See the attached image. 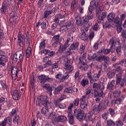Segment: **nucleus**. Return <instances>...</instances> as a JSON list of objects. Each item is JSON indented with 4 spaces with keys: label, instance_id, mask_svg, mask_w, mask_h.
Wrapping results in <instances>:
<instances>
[{
    "label": "nucleus",
    "instance_id": "obj_60",
    "mask_svg": "<svg viewBox=\"0 0 126 126\" xmlns=\"http://www.w3.org/2000/svg\"><path fill=\"white\" fill-rule=\"evenodd\" d=\"M121 36L125 41L126 39V30H124L122 32Z\"/></svg>",
    "mask_w": 126,
    "mask_h": 126
},
{
    "label": "nucleus",
    "instance_id": "obj_58",
    "mask_svg": "<svg viewBox=\"0 0 126 126\" xmlns=\"http://www.w3.org/2000/svg\"><path fill=\"white\" fill-rule=\"evenodd\" d=\"M71 7L72 10H74V9H75V7H76V3L75 0H74L72 2V3L71 4Z\"/></svg>",
    "mask_w": 126,
    "mask_h": 126
},
{
    "label": "nucleus",
    "instance_id": "obj_53",
    "mask_svg": "<svg viewBox=\"0 0 126 126\" xmlns=\"http://www.w3.org/2000/svg\"><path fill=\"white\" fill-rule=\"evenodd\" d=\"M93 88L95 89L99 90L100 89V85H99L98 83H94L93 85Z\"/></svg>",
    "mask_w": 126,
    "mask_h": 126
},
{
    "label": "nucleus",
    "instance_id": "obj_48",
    "mask_svg": "<svg viewBox=\"0 0 126 126\" xmlns=\"http://www.w3.org/2000/svg\"><path fill=\"white\" fill-rule=\"evenodd\" d=\"M73 53H74L73 50H72V49L70 48V49L68 51H66L65 54L66 55V56H70V55H72Z\"/></svg>",
    "mask_w": 126,
    "mask_h": 126
},
{
    "label": "nucleus",
    "instance_id": "obj_24",
    "mask_svg": "<svg viewBox=\"0 0 126 126\" xmlns=\"http://www.w3.org/2000/svg\"><path fill=\"white\" fill-rule=\"evenodd\" d=\"M116 52L117 54L118 57H121V56H122V46L120 45L116 47Z\"/></svg>",
    "mask_w": 126,
    "mask_h": 126
},
{
    "label": "nucleus",
    "instance_id": "obj_37",
    "mask_svg": "<svg viewBox=\"0 0 126 126\" xmlns=\"http://www.w3.org/2000/svg\"><path fill=\"white\" fill-rule=\"evenodd\" d=\"M73 23H74L73 21H70L69 22H67V23L66 25V27L68 29H69L70 28H71V27H72V25H73Z\"/></svg>",
    "mask_w": 126,
    "mask_h": 126
},
{
    "label": "nucleus",
    "instance_id": "obj_7",
    "mask_svg": "<svg viewBox=\"0 0 126 126\" xmlns=\"http://www.w3.org/2000/svg\"><path fill=\"white\" fill-rule=\"evenodd\" d=\"M116 85H120V88L124 87V81H122L123 78H122V74L119 73L116 76Z\"/></svg>",
    "mask_w": 126,
    "mask_h": 126
},
{
    "label": "nucleus",
    "instance_id": "obj_59",
    "mask_svg": "<svg viewBox=\"0 0 126 126\" xmlns=\"http://www.w3.org/2000/svg\"><path fill=\"white\" fill-rule=\"evenodd\" d=\"M56 79H59L60 80H63V75L62 74H58L55 76Z\"/></svg>",
    "mask_w": 126,
    "mask_h": 126
},
{
    "label": "nucleus",
    "instance_id": "obj_42",
    "mask_svg": "<svg viewBox=\"0 0 126 126\" xmlns=\"http://www.w3.org/2000/svg\"><path fill=\"white\" fill-rule=\"evenodd\" d=\"M85 117H86V120L88 122H89V121H92V115H91V114L89 113L85 115Z\"/></svg>",
    "mask_w": 126,
    "mask_h": 126
},
{
    "label": "nucleus",
    "instance_id": "obj_2",
    "mask_svg": "<svg viewBox=\"0 0 126 126\" xmlns=\"http://www.w3.org/2000/svg\"><path fill=\"white\" fill-rule=\"evenodd\" d=\"M91 89L88 88L86 91V94L85 95H83L80 98V108L82 109H86L87 106L88 105V102L87 100L91 97Z\"/></svg>",
    "mask_w": 126,
    "mask_h": 126
},
{
    "label": "nucleus",
    "instance_id": "obj_57",
    "mask_svg": "<svg viewBox=\"0 0 126 126\" xmlns=\"http://www.w3.org/2000/svg\"><path fill=\"white\" fill-rule=\"evenodd\" d=\"M114 19V23H116L117 25H120V18L119 16L116 17Z\"/></svg>",
    "mask_w": 126,
    "mask_h": 126
},
{
    "label": "nucleus",
    "instance_id": "obj_15",
    "mask_svg": "<svg viewBox=\"0 0 126 126\" xmlns=\"http://www.w3.org/2000/svg\"><path fill=\"white\" fill-rule=\"evenodd\" d=\"M69 46V45H66L65 43H64L63 45V44H61L60 45L58 51L60 53H63V51H65V50H66Z\"/></svg>",
    "mask_w": 126,
    "mask_h": 126
},
{
    "label": "nucleus",
    "instance_id": "obj_1",
    "mask_svg": "<svg viewBox=\"0 0 126 126\" xmlns=\"http://www.w3.org/2000/svg\"><path fill=\"white\" fill-rule=\"evenodd\" d=\"M95 7L96 15V16H100L101 15V5L98 0H94L91 2V6L89 8V11L88 12V18L90 20L93 19L94 17V14H93V9Z\"/></svg>",
    "mask_w": 126,
    "mask_h": 126
},
{
    "label": "nucleus",
    "instance_id": "obj_21",
    "mask_svg": "<svg viewBox=\"0 0 126 126\" xmlns=\"http://www.w3.org/2000/svg\"><path fill=\"white\" fill-rule=\"evenodd\" d=\"M115 74H116V70L112 69L107 73V75L108 78L111 79L115 76Z\"/></svg>",
    "mask_w": 126,
    "mask_h": 126
},
{
    "label": "nucleus",
    "instance_id": "obj_31",
    "mask_svg": "<svg viewBox=\"0 0 126 126\" xmlns=\"http://www.w3.org/2000/svg\"><path fill=\"white\" fill-rule=\"evenodd\" d=\"M72 90H73V88L72 87H68L64 90V93H72Z\"/></svg>",
    "mask_w": 126,
    "mask_h": 126
},
{
    "label": "nucleus",
    "instance_id": "obj_38",
    "mask_svg": "<svg viewBox=\"0 0 126 126\" xmlns=\"http://www.w3.org/2000/svg\"><path fill=\"white\" fill-rule=\"evenodd\" d=\"M80 101V99L79 98H76L73 101V105L75 107L78 106V105H79Z\"/></svg>",
    "mask_w": 126,
    "mask_h": 126
},
{
    "label": "nucleus",
    "instance_id": "obj_64",
    "mask_svg": "<svg viewBox=\"0 0 126 126\" xmlns=\"http://www.w3.org/2000/svg\"><path fill=\"white\" fill-rule=\"evenodd\" d=\"M92 29L93 30H94V31H97V30H98V24L95 23L94 26L92 28Z\"/></svg>",
    "mask_w": 126,
    "mask_h": 126
},
{
    "label": "nucleus",
    "instance_id": "obj_17",
    "mask_svg": "<svg viewBox=\"0 0 126 126\" xmlns=\"http://www.w3.org/2000/svg\"><path fill=\"white\" fill-rule=\"evenodd\" d=\"M115 82L116 80H113L111 82H109L107 85V89L108 90H112L115 87Z\"/></svg>",
    "mask_w": 126,
    "mask_h": 126
},
{
    "label": "nucleus",
    "instance_id": "obj_41",
    "mask_svg": "<svg viewBox=\"0 0 126 126\" xmlns=\"http://www.w3.org/2000/svg\"><path fill=\"white\" fill-rule=\"evenodd\" d=\"M109 116V112H104L101 117L103 120H108V117Z\"/></svg>",
    "mask_w": 126,
    "mask_h": 126
},
{
    "label": "nucleus",
    "instance_id": "obj_22",
    "mask_svg": "<svg viewBox=\"0 0 126 126\" xmlns=\"http://www.w3.org/2000/svg\"><path fill=\"white\" fill-rule=\"evenodd\" d=\"M31 51H32V49L29 45L28 47L27 48L26 50V58H29L31 56Z\"/></svg>",
    "mask_w": 126,
    "mask_h": 126
},
{
    "label": "nucleus",
    "instance_id": "obj_43",
    "mask_svg": "<svg viewBox=\"0 0 126 126\" xmlns=\"http://www.w3.org/2000/svg\"><path fill=\"white\" fill-rule=\"evenodd\" d=\"M19 120V116L17 115L16 116H14L13 118V122L14 124H17L18 125V121Z\"/></svg>",
    "mask_w": 126,
    "mask_h": 126
},
{
    "label": "nucleus",
    "instance_id": "obj_20",
    "mask_svg": "<svg viewBox=\"0 0 126 126\" xmlns=\"http://www.w3.org/2000/svg\"><path fill=\"white\" fill-rule=\"evenodd\" d=\"M116 15L114 13H110L107 16V19L109 22H112L115 19Z\"/></svg>",
    "mask_w": 126,
    "mask_h": 126
},
{
    "label": "nucleus",
    "instance_id": "obj_63",
    "mask_svg": "<svg viewBox=\"0 0 126 126\" xmlns=\"http://www.w3.org/2000/svg\"><path fill=\"white\" fill-rule=\"evenodd\" d=\"M94 38V32L91 31L89 34L90 40H92Z\"/></svg>",
    "mask_w": 126,
    "mask_h": 126
},
{
    "label": "nucleus",
    "instance_id": "obj_33",
    "mask_svg": "<svg viewBox=\"0 0 126 126\" xmlns=\"http://www.w3.org/2000/svg\"><path fill=\"white\" fill-rule=\"evenodd\" d=\"M79 43L78 42H75L71 45L70 48L73 51V50H75V49H77Z\"/></svg>",
    "mask_w": 126,
    "mask_h": 126
},
{
    "label": "nucleus",
    "instance_id": "obj_3",
    "mask_svg": "<svg viewBox=\"0 0 126 126\" xmlns=\"http://www.w3.org/2000/svg\"><path fill=\"white\" fill-rule=\"evenodd\" d=\"M36 105L37 106H44L47 108L51 105V103L48 100V96L47 95H42L38 96L36 100Z\"/></svg>",
    "mask_w": 126,
    "mask_h": 126
},
{
    "label": "nucleus",
    "instance_id": "obj_29",
    "mask_svg": "<svg viewBox=\"0 0 126 126\" xmlns=\"http://www.w3.org/2000/svg\"><path fill=\"white\" fill-rule=\"evenodd\" d=\"M1 12L4 14V13H5L6 12V10H7V8L6 7V6L4 3L2 4V6L0 8Z\"/></svg>",
    "mask_w": 126,
    "mask_h": 126
},
{
    "label": "nucleus",
    "instance_id": "obj_50",
    "mask_svg": "<svg viewBox=\"0 0 126 126\" xmlns=\"http://www.w3.org/2000/svg\"><path fill=\"white\" fill-rule=\"evenodd\" d=\"M61 44V40H56L55 41L53 44L52 46L54 48L57 47V46H58L59 44Z\"/></svg>",
    "mask_w": 126,
    "mask_h": 126
},
{
    "label": "nucleus",
    "instance_id": "obj_30",
    "mask_svg": "<svg viewBox=\"0 0 126 126\" xmlns=\"http://www.w3.org/2000/svg\"><path fill=\"white\" fill-rule=\"evenodd\" d=\"M17 113L18 112L16 111V109H13L11 112V113H10V117L12 118V117H15L16 116H18V115H17Z\"/></svg>",
    "mask_w": 126,
    "mask_h": 126
},
{
    "label": "nucleus",
    "instance_id": "obj_28",
    "mask_svg": "<svg viewBox=\"0 0 126 126\" xmlns=\"http://www.w3.org/2000/svg\"><path fill=\"white\" fill-rule=\"evenodd\" d=\"M45 48H46V43H45V40H43L39 43V49L42 50H44Z\"/></svg>",
    "mask_w": 126,
    "mask_h": 126
},
{
    "label": "nucleus",
    "instance_id": "obj_13",
    "mask_svg": "<svg viewBox=\"0 0 126 126\" xmlns=\"http://www.w3.org/2000/svg\"><path fill=\"white\" fill-rule=\"evenodd\" d=\"M78 67L82 70H87V68H88V65H87V64H85L84 61H81V60H80L79 63Z\"/></svg>",
    "mask_w": 126,
    "mask_h": 126
},
{
    "label": "nucleus",
    "instance_id": "obj_49",
    "mask_svg": "<svg viewBox=\"0 0 126 126\" xmlns=\"http://www.w3.org/2000/svg\"><path fill=\"white\" fill-rule=\"evenodd\" d=\"M69 74V72H66L64 73V75H63V80H65V79H67L68 78V77H69V75H68Z\"/></svg>",
    "mask_w": 126,
    "mask_h": 126
},
{
    "label": "nucleus",
    "instance_id": "obj_14",
    "mask_svg": "<svg viewBox=\"0 0 126 126\" xmlns=\"http://www.w3.org/2000/svg\"><path fill=\"white\" fill-rule=\"evenodd\" d=\"M18 69L17 67H13L11 70L12 78L13 80H16L17 78V71Z\"/></svg>",
    "mask_w": 126,
    "mask_h": 126
},
{
    "label": "nucleus",
    "instance_id": "obj_55",
    "mask_svg": "<svg viewBox=\"0 0 126 126\" xmlns=\"http://www.w3.org/2000/svg\"><path fill=\"white\" fill-rule=\"evenodd\" d=\"M35 82L34 79V76H32L31 77V85L33 88L34 87V82Z\"/></svg>",
    "mask_w": 126,
    "mask_h": 126
},
{
    "label": "nucleus",
    "instance_id": "obj_45",
    "mask_svg": "<svg viewBox=\"0 0 126 126\" xmlns=\"http://www.w3.org/2000/svg\"><path fill=\"white\" fill-rule=\"evenodd\" d=\"M4 120L6 121V123L7 124H8V125L11 124V122L12 121V119L11 118V117L9 116L6 118L4 119Z\"/></svg>",
    "mask_w": 126,
    "mask_h": 126
},
{
    "label": "nucleus",
    "instance_id": "obj_36",
    "mask_svg": "<svg viewBox=\"0 0 126 126\" xmlns=\"http://www.w3.org/2000/svg\"><path fill=\"white\" fill-rule=\"evenodd\" d=\"M68 118L69 119V123L70 125H74V120H73V116L69 115L68 116Z\"/></svg>",
    "mask_w": 126,
    "mask_h": 126
},
{
    "label": "nucleus",
    "instance_id": "obj_27",
    "mask_svg": "<svg viewBox=\"0 0 126 126\" xmlns=\"http://www.w3.org/2000/svg\"><path fill=\"white\" fill-rule=\"evenodd\" d=\"M48 118L50 119V120H52V121H56L57 115L54 112H52L49 116Z\"/></svg>",
    "mask_w": 126,
    "mask_h": 126
},
{
    "label": "nucleus",
    "instance_id": "obj_9",
    "mask_svg": "<svg viewBox=\"0 0 126 126\" xmlns=\"http://www.w3.org/2000/svg\"><path fill=\"white\" fill-rule=\"evenodd\" d=\"M38 79L39 80H40V83H41V84H44V83L46 82V81L50 82V81H53L52 78L48 77L44 75H41L38 76Z\"/></svg>",
    "mask_w": 126,
    "mask_h": 126
},
{
    "label": "nucleus",
    "instance_id": "obj_10",
    "mask_svg": "<svg viewBox=\"0 0 126 126\" xmlns=\"http://www.w3.org/2000/svg\"><path fill=\"white\" fill-rule=\"evenodd\" d=\"M25 40V37L24 35L22 33L19 32L18 37V44H19L20 47H23L24 46V41Z\"/></svg>",
    "mask_w": 126,
    "mask_h": 126
},
{
    "label": "nucleus",
    "instance_id": "obj_18",
    "mask_svg": "<svg viewBox=\"0 0 126 126\" xmlns=\"http://www.w3.org/2000/svg\"><path fill=\"white\" fill-rule=\"evenodd\" d=\"M74 16L76 18V24L77 25H80L81 24V18L79 17L78 13H75Z\"/></svg>",
    "mask_w": 126,
    "mask_h": 126
},
{
    "label": "nucleus",
    "instance_id": "obj_44",
    "mask_svg": "<svg viewBox=\"0 0 126 126\" xmlns=\"http://www.w3.org/2000/svg\"><path fill=\"white\" fill-rule=\"evenodd\" d=\"M48 112V109L45 107H43L41 111V114H43L44 116H46Z\"/></svg>",
    "mask_w": 126,
    "mask_h": 126
},
{
    "label": "nucleus",
    "instance_id": "obj_26",
    "mask_svg": "<svg viewBox=\"0 0 126 126\" xmlns=\"http://www.w3.org/2000/svg\"><path fill=\"white\" fill-rule=\"evenodd\" d=\"M43 62L47 64H52V60H50V57L46 56L43 59Z\"/></svg>",
    "mask_w": 126,
    "mask_h": 126
},
{
    "label": "nucleus",
    "instance_id": "obj_54",
    "mask_svg": "<svg viewBox=\"0 0 126 126\" xmlns=\"http://www.w3.org/2000/svg\"><path fill=\"white\" fill-rule=\"evenodd\" d=\"M59 19H63V18H64L65 17V14H63V13H60L57 15Z\"/></svg>",
    "mask_w": 126,
    "mask_h": 126
},
{
    "label": "nucleus",
    "instance_id": "obj_56",
    "mask_svg": "<svg viewBox=\"0 0 126 126\" xmlns=\"http://www.w3.org/2000/svg\"><path fill=\"white\" fill-rule=\"evenodd\" d=\"M53 41H60V34L55 35L52 38Z\"/></svg>",
    "mask_w": 126,
    "mask_h": 126
},
{
    "label": "nucleus",
    "instance_id": "obj_11",
    "mask_svg": "<svg viewBox=\"0 0 126 126\" xmlns=\"http://www.w3.org/2000/svg\"><path fill=\"white\" fill-rule=\"evenodd\" d=\"M65 63V66L64 67L65 70H69V71H72L73 70V66L68 64L69 61L67 58H65L64 60Z\"/></svg>",
    "mask_w": 126,
    "mask_h": 126
},
{
    "label": "nucleus",
    "instance_id": "obj_39",
    "mask_svg": "<svg viewBox=\"0 0 126 126\" xmlns=\"http://www.w3.org/2000/svg\"><path fill=\"white\" fill-rule=\"evenodd\" d=\"M79 37L82 39V40H85L87 39V36H86V33L85 32H82V34H80Z\"/></svg>",
    "mask_w": 126,
    "mask_h": 126
},
{
    "label": "nucleus",
    "instance_id": "obj_16",
    "mask_svg": "<svg viewBox=\"0 0 126 126\" xmlns=\"http://www.w3.org/2000/svg\"><path fill=\"white\" fill-rule=\"evenodd\" d=\"M72 41H73V34H72V32H70L68 34V38L65 42V44L69 45L68 43L69 42H72Z\"/></svg>",
    "mask_w": 126,
    "mask_h": 126
},
{
    "label": "nucleus",
    "instance_id": "obj_19",
    "mask_svg": "<svg viewBox=\"0 0 126 126\" xmlns=\"http://www.w3.org/2000/svg\"><path fill=\"white\" fill-rule=\"evenodd\" d=\"M67 118L64 116H60L57 118V121L58 123H64L66 122Z\"/></svg>",
    "mask_w": 126,
    "mask_h": 126
},
{
    "label": "nucleus",
    "instance_id": "obj_47",
    "mask_svg": "<svg viewBox=\"0 0 126 126\" xmlns=\"http://www.w3.org/2000/svg\"><path fill=\"white\" fill-rule=\"evenodd\" d=\"M1 85L4 91H7L8 90V87L4 83H1Z\"/></svg>",
    "mask_w": 126,
    "mask_h": 126
},
{
    "label": "nucleus",
    "instance_id": "obj_35",
    "mask_svg": "<svg viewBox=\"0 0 126 126\" xmlns=\"http://www.w3.org/2000/svg\"><path fill=\"white\" fill-rule=\"evenodd\" d=\"M103 61H104V62L107 64H110V63H111V61H110V58H109V57H107L105 55H104Z\"/></svg>",
    "mask_w": 126,
    "mask_h": 126
},
{
    "label": "nucleus",
    "instance_id": "obj_40",
    "mask_svg": "<svg viewBox=\"0 0 126 126\" xmlns=\"http://www.w3.org/2000/svg\"><path fill=\"white\" fill-rule=\"evenodd\" d=\"M89 21V19L87 18V17L84 16L83 18V25H87V24L88 23Z\"/></svg>",
    "mask_w": 126,
    "mask_h": 126
},
{
    "label": "nucleus",
    "instance_id": "obj_25",
    "mask_svg": "<svg viewBox=\"0 0 126 126\" xmlns=\"http://www.w3.org/2000/svg\"><path fill=\"white\" fill-rule=\"evenodd\" d=\"M124 63H125V66L126 67V58H125L123 60H121L119 63H115L113 65V66H114V67H117V65H119V64H121V65H123V64H124Z\"/></svg>",
    "mask_w": 126,
    "mask_h": 126
},
{
    "label": "nucleus",
    "instance_id": "obj_8",
    "mask_svg": "<svg viewBox=\"0 0 126 126\" xmlns=\"http://www.w3.org/2000/svg\"><path fill=\"white\" fill-rule=\"evenodd\" d=\"M2 51H0V65L4 66L5 65V63L8 62V58L4 55H2Z\"/></svg>",
    "mask_w": 126,
    "mask_h": 126
},
{
    "label": "nucleus",
    "instance_id": "obj_34",
    "mask_svg": "<svg viewBox=\"0 0 126 126\" xmlns=\"http://www.w3.org/2000/svg\"><path fill=\"white\" fill-rule=\"evenodd\" d=\"M52 10L45 11L43 14V17L42 18V19H44V18H47V17H48V16L50 15V14H52Z\"/></svg>",
    "mask_w": 126,
    "mask_h": 126
},
{
    "label": "nucleus",
    "instance_id": "obj_52",
    "mask_svg": "<svg viewBox=\"0 0 126 126\" xmlns=\"http://www.w3.org/2000/svg\"><path fill=\"white\" fill-rule=\"evenodd\" d=\"M116 126H124V123L121 120H119L116 122Z\"/></svg>",
    "mask_w": 126,
    "mask_h": 126
},
{
    "label": "nucleus",
    "instance_id": "obj_46",
    "mask_svg": "<svg viewBox=\"0 0 126 126\" xmlns=\"http://www.w3.org/2000/svg\"><path fill=\"white\" fill-rule=\"evenodd\" d=\"M120 94H121V91L120 90H116L113 93V95L115 98L116 97H119Z\"/></svg>",
    "mask_w": 126,
    "mask_h": 126
},
{
    "label": "nucleus",
    "instance_id": "obj_4",
    "mask_svg": "<svg viewBox=\"0 0 126 126\" xmlns=\"http://www.w3.org/2000/svg\"><path fill=\"white\" fill-rule=\"evenodd\" d=\"M73 115L80 122L83 121V118H85V113L80 109H75Z\"/></svg>",
    "mask_w": 126,
    "mask_h": 126
},
{
    "label": "nucleus",
    "instance_id": "obj_23",
    "mask_svg": "<svg viewBox=\"0 0 126 126\" xmlns=\"http://www.w3.org/2000/svg\"><path fill=\"white\" fill-rule=\"evenodd\" d=\"M63 87L62 85L58 86L54 90V94L55 95H57V94H59V93H60V92L63 90Z\"/></svg>",
    "mask_w": 126,
    "mask_h": 126
},
{
    "label": "nucleus",
    "instance_id": "obj_6",
    "mask_svg": "<svg viewBox=\"0 0 126 126\" xmlns=\"http://www.w3.org/2000/svg\"><path fill=\"white\" fill-rule=\"evenodd\" d=\"M109 104V100L106 99L104 100V105H103V103H99L97 106V111L99 113L100 112H102V111H105L106 109H107V107Z\"/></svg>",
    "mask_w": 126,
    "mask_h": 126
},
{
    "label": "nucleus",
    "instance_id": "obj_32",
    "mask_svg": "<svg viewBox=\"0 0 126 126\" xmlns=\"http://www.w3.org/2000/svg\"><path fill=\"white\" fill-rule=\"evenodd\" d=\"M89 83V81L88 79H83L81 82V84L83 87H85Z\"/></svg>",
    "mask_w": 126,
    "mask_h": 126
},
{
    "label": "nucleus",
    "instance_id": "obj_12",
    "mask_svg": "<svg viewBox=\"0 0 126 126\" xmlns=\"http://www.w3.org/2000/svg\"><path fill=\"white\" fill-rule=\"evenodd\" d=\"M11 94L12 98L14 100H19L20 99V97H21V94H20L18 90H15L12 91Z\"/></svg>",
    "mask_w": 126,
    "mask_h": 126
},
{
    "label": "nucleus",
    "instance_id": "obj_61",
    "mask_svg": "<svg viewBox=\"0 0 126 126\" xmlns=\"http://www.w3.org/2000/svg\"><path fill=\"white\" fill-rule=\"evenodd\" d=\"M52 68H58L59 67V62L57 61L52 65Z\"/></svg>",
    "mask_w": 126,
    "mask_h": 126
},
{
    "label": "nucleus",
    "instance_id": "obj_62",
    "mask_svg": "<svg viewBox=\"0 0 126 126\" xmlns=\"http://www.w3.org/2000/svg\"><path fill=\"white\" fill-rule=\"evenodd\" d=\"M103 60H104V55L100 56L96 59V62H101V61H103Z\"/></svg>",
    "mask_w": 126,
    "mask_h": 126
},
{
    "label": "nucleus",
    "instance_id": "obj_51",
    "mask_svg": "<svg viewBox=\"0 0 126 126\" xmlns=\"http://www.w3.org/2000/svg\"><path fill=\"white\" fill-rule=\"evenodd\" d=\"M108 111L109 112L110 115H111L112 117H114V116H115V109L110 108L109 109Z\"/></svg>",
    "mask_w": 126,
    "mask_h": 126
},
{
    "label": "nucleus",
    "instance_id": "obj_5",
    "mask_svg": "<svg viewBox=\"0 0 126 126\" xmlns=\"http://www.w3.org/2000/svg\"><path fill=\"white\" fill-rule=\"evenodd\" d=\"M24 55L23 52L21 50L18 51L14 55L13 61L16 63L17 61L20 60V62H23V58Z\"/></svg>",
    "mask_w": 126,
    "mask_h": 126
}]
</instances>
